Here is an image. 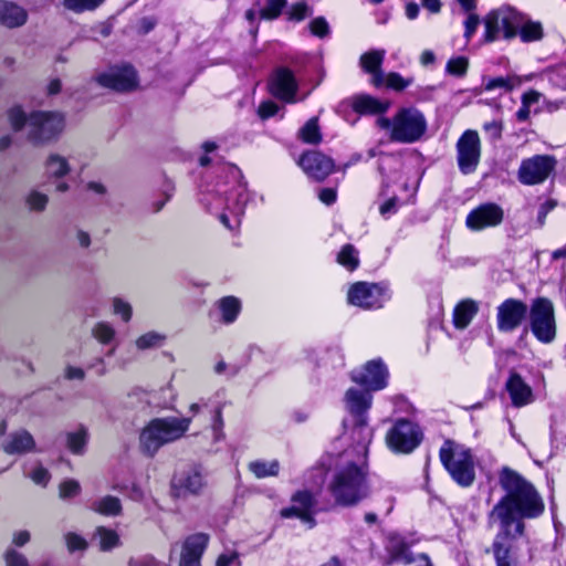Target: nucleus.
I'll use <instances>...</instances> for the list:
<instances>
[{"label":"nucleus","mask_w":566,"mask_h":566,"mask_svg":"<svg viewBox=\"0 0 566 566\" xmlns=\"http://www.w3.org/2000/svg\"><path fill=\"white\" fill-rule=\"evenodd\" d=\"M500 484L506 494L494 505L491 521H497L505 534L523 535V518H536L544 512V502L535 488L517 472L504 468Z\"/></svg>","instance_id":"1"},{"label":"nucleus","mask_w":566,"mask_h":566,"mask_svg":"<svg viewBox=\"0 0 566 566\" xmlns=\"http://www.w3.org/2000/svg\"><path fill=\"white\" fill-rule=\"evenodd\" d=\"M191 418L163 417L150 420L139 433L140 451L154 457L161 447L181 439L189 430Z\"/></svg>","instance_id":"2"},{"label":"nucleus","mask_w":566,"mask_h":566,"mask_svg":"<svg viewBox=\"0 0 566 566\" xmlns=\"http://www.w3.org/2000/svg\"><path fill=\"white\" fill-rule=\"evenodd\" d=\"M328 491L340 505H354L368 494L366 472L361 465L346 462L333 473Z\"/></svg>","instance_id":"3"},{"label":"nucleus","mask_w":566,"mask_h":566,"mask_svg":"<svg viewBox=\"0 0 566 566\" xmlns=\"http://www.w3.org/2000/svg\"><path fill=\"white\" fill-rule=\"evenodd\" d=\"M377 126L389 132L392 142L411 144L419 140L427 129L423 114L415 107L401 108L394 117H378Z\"/></svg>","instance_id":"4"},{"label":"nucleus","mask_w":566,"mask_h":566,"mask_svg":"<svg viewBox=\"0 0 566 566\" xmlns=\"http://www.w3.org/2000/svg\"><path fill=\"white\" fill-rule=\"evenodd\" d=\"M439 457L452 480L462 488H468L475 480L474 459L471 450L463 444L446 440Z\"/></svg>","instance_id":"5"},{"label":"nucleus","mask_w":566,"mask_h":566,"mask_svg":"<svg viewBox=\"0 0 566 566\" xmlns=\"http://www.w3.org/2000/svg\"><path fill=\"white\" fill-rule=\"evenodd\" d=\"M346 410L355 418V433L364 451L371 440V429L367 426V412L371 407V392L365 388L350 387L344 397Z\"/></svg>","instance_id":"6"},{"label":"nucleus","mask_w":566,"mask_h":566,"mask_svg":"<svg viewBox=\"0 0 566 566\" xmlns=\"http://www.w3.org/2000/svg\"><path fill=\"white\" fill-rule=\"evenodd\" d=\"M65 127V117L60 112L35 111L29 115L28 139L33 144H45L56 139Z\"/></svg>","instance_id":"7"},{"label":"nucleus","mask_w":566,"mask_h":566,"mask_svg":"<svg viewBox=\"0 0 566 566\" xmlns=\"http://www.w3.org/2000/svg\"><path fill=\"white\" fill-rule=\"evenodd\" d=\"M484 41L488 43L499 39L501 32L503 38L511 40L517 35L521 24V13L511 7H501L490 11L484 18Z\"/></svg>","instance_id":"8"},{"label":"nucleus","mask_w":566,"mask_h":566,"mask_svg":"<svg viewBox=\"0 0 566 566\" xmlns=\"http://www.w3.org/2000/svg\"><path fill=\"white\" fill-rule=\"evenodd\" d=\"M421 440V429L408 419H398L386 433V443L396 453L412 452Z\"/></svg>","instance_id":"9"},{"label":"nucleus","mask_w":566,"mask_h":566,"mask_svg":"<svg viewBox=\"0 0 566 566\" xmlns=\"http://www.w3.org/2000/svg\"><path fill=\"white\" fill-rule=\"evenodd\" d=\"M531 328L535 337L545 344L553 342L556 336V323L553 303L538 297L533 301L530 310Z\"/></svg>","instance_id":"10"},{"label":"nucleus","mask_w":566,"mask_h":566,"mask_svg":"<svg viewBox=\"0 0 566 566\" xmlns=\"http://www.w3.org/2000/svg\"><path fill=\"white\" fill-rule=\"evenodd\" d=\"M458 166L462 174L475 171L481 158V140L476 130H465L457 142Z\"/></svg>","instance_id":"11"},{"label":"nucleus","mask_w":566,"mask_h":566,"mask_svg":"<svg viewBox=\"0 0 566 566\" xmlns=\"http://www.w3.org/2000/svg\"><path fill=\"white\" fill-rule=\"evenodd\" d=\"M94 81L98 85L118 93H127L138 86L137 73L129 65L109 67L107 71L97 73Z\"/></svg>","instance_id":"12"},{"label":"nucleus","mask_w":566,"mask_h":566,"mask_svg":"<svg viewBox=\"0 0 566 566\" xmlns=\"http://www.w3.org/2000/svg\"><path fill=\"white\" fill-rule=\"evenodd\" d=\"M348 303L365 310L380 308L386 302L385 289L377 283L356 282L347 293Z\"/></svg>","instance_id":"13"},{"label":"nucleus","mask_w":566,"mask_h":566,"mask_svg":"<svg viewBox=\"0 0 566 566\" xmlns=\"http://www.w3.org/2000/svg\"><path fill=\"white\" fill-rule=\"evenodd\" d=\"M555 165V158L548 155H536L524 159L518 169V179L524 185L542 184L554 170Z\"/></svg>","instance_id":"14"},{"label":"nucleus","mask_w":566,"mask_h":566,"mask_svg":"<svg viewBox=\"0 0 566 566\" xmlns=\"http://www.w3.org/2000/svg\"><path fill=\"white\" fill-rule=\"evenodd\" d=\"M388 370L382 360L373 359L352 371V380L368 391L381 390L387 386Z\"/></svg>","instance_id":"15"},{"label":"nucleus","mask_w":566,"mask_h":566,"mask_svg":"<svg viewBox=\"0 0 566 566\" xmlns=\"http://www.w3.org/2000/svg\"><path fill=\"white\" fill-rule=\"evenodd\" d=\"M316 504V497L312 492L307 490L297 491L291 497V506L281 511V516L284 518H300L312 528L315 525L314 514Z\"/></svg>","instance_id":"16"},{"label":"nucleus","mask_w":566,"mask_h":566,"mask_svg":"<svg viewBox=\"0 0 566 566\" xmlns=\"http://www.w3.org/2000/svg\"><path fill=\"white\" fill-rule=\"evenodd\" d=\"M528 312L527 305L516 298H507L497 306V329L510 333L516 329L525 319Z\"/></svg>","instance_id":"17"},{"label":"nucleus","mask_w":566,"mask_h":566,"mask_svg":"<svg viewBox=\"0 0 566 566\" xmlns=\"http://www.w3.org/2000/svg\"><path fill=\"white\" fill-rule=\"evenodd\" d=\"M206 485L205 476L198 465H191L175 474L171 489L176 496L199 494Z\"/></svg>","instance_id":"18"},{"label":"nucleus","mask_w":566,"mask_h":566,"mask_svg":"<svg viewBox=\"0 0 566 566\" xmlns=\"http://www.w3.org/2000/svg\"><path fill=\"white\" fill-rule=\"evenodd\" d=\"M504 218L503 209L493 202L480 205L467 216V227L474 231L501 224Z\"/></svg>","instance_id":"19"},{"label":"nucleus","mask_w":566,"mask_h":566,"mask_svg":"<svg viewBox=\"0 0 566 566\" xmlns=\"http://www.w3.org/2000/svg\"><path fill=\"white\" fill-rule=\"evenodd\" d=\"M269 86L270 92L274 97L285 103H296L297 99L295 95L298 84L291 70L286 67H279L275 70L271 76Z\"/></svg>","instance_id":"20"},{"label":"nucleus","mask_w":566,"mask_h":566,"mask_svg":"<svg viewBox=\"0 0 566 566\" xmlns=\"http://www.w3.org/2000/svg\"><path fill=\"white\" fill-rule=\"evenodd\" d=\"M298 165L308 177L315 180H324L333 172L335 166L331 157L316 150L304 153Z\"/></svg>","instance_id":"21"},{"label":"nucleus","mask_w":566,"mask_h":566,"mask_svg":"<svg viewBox=\"0 0 566 566\" xmlns=\"http://www.w3.org/2000/svg\"><path fill=\"white\" fill-rule=\"evenodd\" d=\"M209 537L203 533L188 536L182 545L179 566H201L200 559L207 548Z\"/></svg>","instance_id":"22"},{"label":"nucleus","mask_w":566,"mask_h":566,"mask_svg":"<svg viewBox=\"0 0 566 566\" xmlns=\"http://www.w3.org/2000/svg\"><path fill=\"white\" fill-rule=\"evenodd\" d=\"M515 534H505L504 530L500 528V532L495 536L492 548L496 566H520V563L512 552V547L509 541L518 537Z\"/></svg>","instance_id":"23"},{"label":"nucleus","mask_w":566,"mask_h":566,"mask_svg":"<svg viewBox=\"0 0 566 566\" xmlns=\"http://www.w3.org/2000/svg\"><path fill=\"white\" fill-rule=\"evenodd\" d=\"M2 449L8 454H23L35 450L33 436L20 429L10 433L2 442Z\"/></svg>","instance_id":"24"},{"label":"nucleus","mask_w":566,"mask_h":566,"mask_svg":"<svg viewBox=\"0 0 566 566\" xmlns=\"http://www.w3.org/2000/svg\"><path fill=\"white\" fill-rule=\"evenodd\" d=\"M387 557L384 558V565L388 566L396 562L412 564V556L408 545L399 535H389L386 543Z\"/></svg>","instance_id":"25"},{"label":"nucleus","mask_w":566,"mask_h":566,"mask_svg":"<svg viewBox=\"0 0 566 566\" xmlns=\"http://www.w3.org/2000/svg\"><path fill=\"white\" fill-rule=\"evenodd\" d=\"M28 20V12L24 8L14 2L0 0V23L13 29L23 25Z\"/></svg>","instance_id":"26"},{"label":"nucleus","mask_w":566,"mask_h":566,"mask_svg":"<svg viewBox=\"0 0 566 566\" xmlns=\"http://www.w3.org/2000/svg\"><path fill=\"white\" fill-rule=\"evenodd\" d=\"M506 389L511 396L512 402L516 407L525 406L533 400L531 387L522 379L518 374H512L506 382Z\"/></svg>","instance_id":"27"},{"label":"nucleus","mask_w":566,"mask_h":566,"mask_svg":"<svg viewBox=\"0 0 566 566\" xmlns=\"http://www.w3.org/2000/svg\"><path fill=\"white\" fill-rule=\"evenodd\" d=\"M347 103L356 113L361 115L382 114L389 108L388 102H382L376 97L364 94L350 97Z\"/></svg>","instance_id":"28"},{"label":"nucleus","mask_w":566,"mask_h":566,"mask_svg":"<svg viewBox=\"0 0 566 566\" xmlns=\"http://www.w3.org/2000/svg\"><path fill=\"white\" fill-rule=\"evenodd\" d=\"M479 311L478 303L473 300L461 301L453 311V324L458 329L469 326Z\"/></svg>","instance_id":"29"},{"label":"nucleus","mask_w":566,"mask_h":566,"mask_svg":"<svg viewBox=\"0 0 566 566\" xmlns=\"http://www.w3.org/2000/svg\"><path fill=\"white\" fill-rule=\"evenodd\" d=\"M45 174L49 178L62 179L71 172V165L66 157L51 153L44 163Z\"/></svg>","instance_id":"30"},{"label":"nucleus","mask_w":566,"mask_h":566,"mask_svg":"<svg viewBox=\"0 0 566 566\" xmlns=\"http://www.w3.org/2000/svg\"><path fill=\"white\" fill-rule=\"evenodd\" d=\"M217 306L221 313V322L224 324L235 322L241 312V302L235 296H224L220 298Z\"/></svg>","instance_id":"31"},{"label":"nucleus","mask_w":566,"mask_h":566,"mask_svg":"<svg viewBox=\"0 0 566 566\" xmlns=\"http://www.w3.org/2000/svg\"><path fill=\"white\" fill-rule=\"evenodd\" d=\"M88 440V431L84 426L77 427L74 431L65 433L66 448L73 454H83Z\"/></svg>","instance_id":"32"},{"label":"nucleus","mask_w":566,"mask_h":566,"mask_svg":"<svg viewBox=\"0 0 566 566\" xmlns=\"http://www.w3.org/2000/svg\"><path fill=\"white\" fill-rule=\"evenodd\" d=\"M517 34L525 43L539 41L544 36L543 25L538 21L524 19L521 14V24L518 25Z\"/></svg>","instance_id":"33"},{"label":"nucleus","mask_w":566,"mask_h":566,"mask_svg":"<svg viewBox=\"0 0 566 566\" xmlns=\"http://www.w3.org/2000/svg\"><path fill=\"white\" fill-rule=\"evenodd\" d=\"M92 509L102 515L118 516L122 513V502L117 496L105 495L96 500Z\"/></svg>","instance_id":"34"},{"label":"nucleus","mask_w":566,"mask_h":566,"mask_svg":"<svg viewBox=\"0 0 566 566\" xmlns=\"http://www.w3.org/2000/svg\"><path fill=\"white\" fill-rule=\"evenodd\" d=\"M249 470L258 479L276 476L280 471V463L277 460H272V461L256 460V461H252L249 463Z\"/></svg>","instance_id":"35"},{"label":"nucleus","mask_w":566,"mask_h":566,"mask_svg":"<svg viewBox=\"0 0 566 566\" xmlns=\"http://www.w3.org/2000/svg\"><path fill=\"white\" fill-rule=\"evenodd\" d=\"M385 50H371L364 53L359 59L360 67L367 72H376L381 69L382 61L385 59Z\"/></svg>","instance_id":"36"},{"label":"nucleus","mask_w":566,"mask_h":566,"mask_svg":"<svg viewBox=\"0 0 566 566\" xmlns=\"http://www.w3.org/2000/svg\"><path fill=\"white\" fill-rule=\"evenodd\" d=\"M166 340V335L156 331L147 332L135 340L138 350H146L160 347Z\"/></svg>","instance_id":"37"},{"label":"nucleus","mask_w":566,"mask_h":566,"mask_svg":"<svg viewBox=\"0 0 566 566\" xmlns=\"http://www.w3.org/2000/svg\"><path fill=\"white\" fill-rule=\"evenodd\" d=\"M337 262L354 271L359 264L358 250L353 244H345L337 254Z\"/></svg>","instance_id":"38"},{"label":"nucleus","mask_w":566,"mask_h":566,"mask_svg":"<svg viewBox=\"0 0 566 566\" xmlns=\"http://www.w3.org/2000/svg\"><path fill=\"white\" fill-rule=\"evenodd\" d=\"M300 137L304 143L318 144L322 140L317 118L313 117L300 130Z\"/></svg>","instance_id":"39"},{"label":"nucleus","mask_w":566,"mask_h":566,"mask_svg":"<svg viewBox=\"0 0 566 566\" xmlns=\"http://www.w3.org/2000/svg\"><path fill=\"white\" fill-rule=\"evenodd\" d=\"M484 90L493 91L496 88H503L505 91H511L515 86H517L521 81L517 76H509V77H495V78H484Z\"/></svg>","instance_id":"40"},{"label":"nucleus","mask_w":566,"mask_h":566,"mask_svg":"<svg viewBox=\"0 0 566 566\" xmlns=\"http://www.w3.org/2000/svg\"><path fill=\"white\" fill-rule=\"evenodd\" d=\"M92 335L103 345L111 344L115 339L116 331L107 322H98L92 329Z\"/></svg>","instance_id":"41"},{"label":"nucleus","mask_w":566,"mask_h":566,"mask_svg":"<svg viewBox=\"0 0 566 566\" xmlns=\"http://www.w3.org/2000/svg\"><path fill=\"white\" fill-rule=\"evenodd\" d=\"M105 0H63V6L76 13L91 11L99 7Z\"/></svg>","instance_id":"42"},{"label":"nucleus","mask_w":566,"mask_h":566,"mask_svg":"<svg viewBox=\"0 0 566 566\" xmlns=\"http://www.w3.org/2000/svg\"><path fill=\"white\" fill-rule=\"evenodd\" d=\"M287 0H266L264 8L260 11V17L266 20L276 19L286 7Z\"/></svg>","instance_id":"43"},{"label":"nucleus","mask_w":566,"mask_h":566,"mask_svg":"<svg viewBox=\"0 0 566 566\" xmlns=\"http://www.w3.org/2000/svg\"><path fill=\"white\" fill-rule=\"evenodd\" d=\"M113 313L122 318L123 322L128 323L133 316V307L132 305L120 298L114 297L112 301Z\"/></svg>","instance_id":"44"},{"label":"nucleus","mask_w":566,"mask_h":566,"mask_svg":"<svg viewBox=\"0 0 566 566\" xmlns=\"http://www.w3.org/2000/svg\"><path fill=\"white\" fill-rule=\"evenodd\" d=\"M97 536L99 539V546L103 551L112 549L118 544V535L112 530L99 527L97 530Z\"/></svg>","instance_id":"45"},{"label":"nucleus","mask_w":566,"mask_h":566,"mask_svg":"<svg viewBox=\"0 0 566 566\" xmlns=\"http://www.w3.org/2000/svg\"><path fill=\"white\" fill-rule=\"evenodd\" d=\"M248 201H249L248 191L244 188L240 187L237 190L235 199H229L228 206H229V208L232 209V211L237 216H241L244 213V209H245Z\"/></svg>","instance_id":"46"},{"label":"nucleus","mask_w":566,"mask_h":566,"mask_svg":"<svg viewBox=\"0 0 566 566\" xmlns=\"http://www.w3.org/2000/svg\"><path fill=\"white\" fill-rule=\"evenodd\" d=\"M8 119L15 132L28 126L29 116L20 107H12L8 111Z\"/></svg>","instance_id":"47"},{"label":"nucleus","mask_w":566,"mask_h":566,"mask_svg":"<svg viewBox=\"0 0 566 566\" xmlns=\"http://www.w3.org/2000/svg\"><path fill=\"white\" fill-rule=\"evenodd\" d=\"M286 14L289 20L302 21L307 15L312 14V9L306 4V2L301 1L297 3H293L286 11Z\"/></svg>","instance_id":"48"},{"label":"nucleus","mask_w":566,"mask_h":566,"mask_svg":"<svg viewBox=\"0 0 566 566\" xmlns=\"http://www.w3.org/2000/svg\"><path fill=\"white\" fill-rule=\"evenodd\" d=\"M49 202V197L38 190H32L27 197V203L33 211H43Z\"/></svg>","instance_id":"49"},{"label":"nucleus","mask_w":566,"mask_h":566,"mask_svg":"<svg viewBox=\"0 0 566 566\" xmlns=\"http://www.w3.org/2000/svg\"><path fill=\"white\" fill-rule=\"evenodd\" d=\"M468 66L469 61L467 57H453L447 63V72L454 76H463L468 71Z\"/></svg>","instance_id":"50"},{"label":"nucleus","mask_w":566,"mask_h":566,"mask_svg":"<svg viewBox=\"0 0 566 566\" xmlns=\"http://www.w3.org/2000/svg\"><path fill=\"white\" fill-rule=\"evenodd\" d=\"M81 491L80 483L75 480H65L59 486V496L67 500L76 496Z\"/></svg>","instance_id":"51"},{"label":"nucleus","mask_w":566,"mask_h":566,"mask_svg":"<svg viewBox=\"0 0 566 566\" xmlns=\"http://www.w3.org/2000/svg\"><path fill=\"white\" fill-rule=\"evenodd\" d=\"M6 566H30L28 558L14 548H8L4 553Z\"/></svg>","instance_id":"52"},{"label":"nucleus","mask_w":566,"mask_h":566,"mask_svg":"<svg viewBox=\"0 0 566 566\" xmlns=\"http://www.w3.org/2000/svg\"><path fill=\"white\" fill-rule=\"evenodd\" d=\"M411 84V80L403 78L399 73L390 72L386 75V86L396 91H402Z\"/></svg>","instance_id":"53"},{"label":"nucleus","mask_w":566,"mask_h":566,"mask_svg":"<svg viewBox=\"0 0 566 566\" xmlns=\"http://www.w3.org/2000/svg\"><path fill=\"white\" fill-rule=\"evenodd\" d=\"M310 30L311 32L318 36V38H325L329 34V25L325 18L318 17L311 21L310 23Z\"/></svg>","instance_id":"54"},{"label":"nucleus","mask_w":566,"mask_h":566,"mask_svg":"<svg viewBox=\"0 0 566 566\" xmlns=\"http://www.w3.org/2000/svg\"><path fill=\"white\" fill-rule=\"evenodd\" d=\"M65 542H66L67 549L71 553L76 552V551H84L87 547L86 541L82 536H80L75 533H67L65 535Z\"/></svg>","instance_id":"55"},{"label":"nucleus","mask_w":566,"mask_h":566,"mask_svg":"<svg viewBox=\"0 0 566 566\" xmlns=\"http://www.w3.org/2000/svg\"><path fill=\"white\" fill-rule=\"evenodd\" d=\"M30 478L35 484L45 486L50 481L51 475L45 468L39 465L30 473Z\"/></svg>","instance_id":"56"},{"label":"nucleus","mask_w":566,"mask_h":566,"mask_svg":"<svg viewBox=\"0 0 566 566\" xmlns=\"http://www.w3.org/2000/svg\"><path fill=\"white\" fill-rule=\"evenodd\" d=\"M480 24V18L475 13H470L464 22V36L469 41L472 35L475 33L478 27Z\"/></svg>","instance_id":"57"},{"label":"nucleus","mask_w":566,"mask_h":566,"mask_svg":"<svg viewBox=\"0 0 566 566\" xmlns=\"http://www.w3.org/2000/svg\"><path fill=\"white\" fill-rule=\"evenodd\" d=\"M279 111V106L271 101H266L261 103L259 106L258 114L261 118L266 119L269 117L274 116Z\"/></svg>","instance_id":"58"},{"label":"nucleus","mask_w":566,"mask_h":566,"mask_svg":"<svg viewBox=\"0 0 566 566\" xmlns=\"http://www.w3.org/2000/svg\"><path fill=\"white\" fill-rule=\"evenodd\" d=\"M233 564L240 565L237 552L221 554L217 559L216 566H231Z\"/></svg>","instance_id":"59"},{"label":"nucleus","mask_w":566,"mask_h":566,"mask_svg":"<svg viewBox=\"0 0 566 566\" xmlns=\"http://www.w3.org/2000/svg\"><path fill=\"white\" fill-rule=\"evenodd\" d=\"M483 129L490 134V137L493 139V140H497L501 138L502 136V124L496 122V120H492V122H489V123H485L483 125Z\"/></svg>","instance_id":"60"},{"label":"nucleus","mask_w":566,"mask_h":566,"mask_svg":"<svg viewBox=\"0 0 566 566\" xmlns=\"http://www.w3.org/2000/svg\"><path fill=\"white\" fill-rule=\"evenodd\" d=\"M223 419L221 415V409L216 410L214 420L212 424V430L214 432V439L220 440L223 437L222 433Z\"/></svg>","instance_id":"61"},{"label":"nucleus","mask_w":566,"mask_h":566,"mask_svg":"<svg viewBox=\"0 0 566 566\" xmlns=\"http://www.w3.org/2000/svg\"><path fill=\"white\" fill-rule=\"evenodd\" d=\"M30 538H31L30 532L25 531V530H21V531H17L13 533L12 543L18 547H22L27 543H29Z\"/></svg>","instance_id":"62"},{"label":"nucleus","mask_w":566,"mask_h":566,"mask_svg":"<svg viewBox=\"0 0 566 566\" xmlns=\"http://www.w3.org/2000/svg\"><path fill=\"white\" fill-rule=\"evenodd\" d=\"M397 203H398L397 197H392V198L388 199L380 206V208H379L380 214L386 217L388 214L395 213L397 211Z\"/></svg>","instance_id":"63"},{"label":"nucleus","mask_w":566,"mask_h":566,"mask_svg":"<svg viewBox=\"0 0 566 566\" xmlns=\"http://www.w3.org/2000/svg\"><path fill=\"white\" fill-rule=\"evenodd\" d=\"M129 566H163L153 557H143L139 559L130 560Z\"/></svg>","instance_id":"64"}]
</instances>
